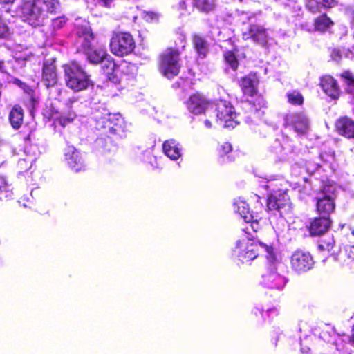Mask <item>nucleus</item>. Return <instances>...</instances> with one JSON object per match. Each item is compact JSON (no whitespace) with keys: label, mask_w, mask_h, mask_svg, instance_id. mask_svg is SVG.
Instances as JSON below:
<instances>
[{"label":"nucleus","mask_w":354,"mask_h":354,"mask_svg":"<svg viewBox=\"0 0 354 354\" xmlns=\"http://www.w3.org/2000/svg\"><path fill=\"white\" fill-rule=\"evenodd\" d=\"M59 8L57 0H21L16 14L30 25L38 26Z\"/></svg>","instance_id":"nucleus-1"},{"label":"nucleus","mask_w":354,"mask_h":354,"mask_svg":"<svg viewBox=\"0 0 354 354\" xmlns=\"http://www.w3.org/2000/svg\"><path fill=\"white\" fill-rule=\"evenodd\" d=\"M260 252H264L269 263L278 261V254L272 247L261 242H256L250 238L242 239L236 241L234 254L243 263L249 262L259 255Z\"/></svg>","instance_id":"nucleus-2"},{"label":"nucleus","mask_w":354,"mask_h":354,"mask_svg":"<svg viewBox=\"0 0 354 354\" xmlns=\"http://www.w3.org/2000/svg\"><path fill=\"white\" fill-rule=\"evenodd\" d=\"M77 35L78 42L81 44L82 48L86 52L88 59L92 63L101 62L103 67L109 68L113 66L110 60V56L107 55L106 50L100 47L92 50L91 44L94 39L88 23L84 22L82 26L77 27Z\"/></svg>","instance_id":"nucleus-3"},{"label":"nucleus","mask_w":354,"mask_h":354,"mask_svg":"<svg viewBox=\"0 0 354 354\" xmlns=\"http://www.w3.org/2000/svg\"><path fill=\"white\" fill-rule=\"evenodd\" d=\"M65 80L70 88L79 91L86 88L91 81L86 73L76 62H71L64 66Z\"/></svg>","instance_id":"nucleus-4"},{"label":"nucleus","mask_w":354,"mask_h":354,"mask_svg":"<svg viewBox=\"0 0 354 354\" xmlns=\"http://www.w3.org/2000/svg\"><path fill=\"white\" fill-rule=\"evenodd\" d=\"M135 46L134 39L128 32L115 33L110 41L111 51L119 57L130 54L133 51Z\"/></svg>","instance_id":"nucleus-5"},{"label":"nucleus","mask_w":354,"mask_h":354,"mask_svg":"<svg viewBox=\"0 0 354 354\" xmlns=\"http://www.w3.org/2000/svg\"><path fill=\"white\" fill-rule=\"evenodd\" d=\"M180 68L178 52L171 48L167 49L161 55L160 72L167 78H171L178 74Z\"/></svg>","instance_id":"nucleus-6"},{"label":"nucleus","mask_w":354,"mask_h":354,"mask_svg":"<svg viewBox=\"0 0 354 354\" xmlns=\"http://www.w3.org/2000/svg\"><path fill=\"white\" fill-rule=\"evenodd\" d=\"M217 121L226 128H234L238 122L234 108L230 102L220 100L216 104Z\"/></svg>","instance_id":"nucleus-7"},{"label":"nucleus","mask_w":354,"mask_h":354,"mask_svg":"<svg viewBox=\"0 0 354 354\" xmlns=\"http://www.w3.org/2000/svg\"><path fill=\"white\" fill-rule=\"evenodd\" d=\"M276 263H270L272 265V268L268 270L263 275L261 281V285L268 289L282 290L286 283V279L284 277L279 274L276 269Z\"/></svg>","instance_id":"nucleus-8"},{"label":"nucleus","mask_w":354,"mask_h":354,"mask_svg":"<svg viewBox=\"0 0 354 354\" xmlns=\"http://www.w3.org/2000/svg\"><path fill=\"white\" fill-rule=\"evenodd\" d=\"M313 259L308 252L297 250L290 257L291 268L297 273L307 272L313 268Z\"/></svg>","instance_id":"nucleus-9"},{"label":"nucleus","mask_w":354,"mask_h":354,"mask_svg":"<svg viewBox=\"0 0 354 354\" xmlns=\"http://www.w3.org/2000/svg\"><path fill=\"white\" fill-rule=\"evenodd\" d=\"M284 122L298 134H304L309 129V120L302 113H290L285 116Z\"/></svg>","instance_id":"nucleus-10"},{"label":"nucleus","mask_w":354,"mask_h":354,"mask_svg":"<svg viewBox=\"0 0 354 354\" xmlns=\"http://www.w3.org/2000/svg\"><path fill=\"white\" fill-rule=\"evenodd\" d=\"M64 156L68 166L73 171L77 172L85 169L84 160L74 147L68 146L64 150Z\"/></svg>","instance_id":"nucleus-11"},{"label":"nucleus","mask_w":354,"mask_h":354,"mask_svg":"<svg viewBox=\"0 0 354 354\" xmlns=\"http://www.w3.org/2000/svg\"><path fill=\"white\" fill-rule=\"evenodd\" d=\"M209 106V102L202 95L195 93L192 95L187 102V107L189 112L198 115L204 113Z\"/></svg>","instance_id":"nucleus-12"},{"label":"nucleus","mask_w":354,"mask_h":354,"mask_svg":"<svg viewBox=\"0 0 354 354\" xmlns=\"http://www.w3.org/2000/svg\"><path fill=\"white\" fill-rule=\"evenodd\" d=\"M331 187H324V196L322 198H317V210L322 216H328V215L333 212L335 209V203L333 201V198L327 194L328 192H330V189Z\"/></svg>","instance_id":"nucleus-13"},{"label":"nucleus","mask_w":354,"mask_h":354,"mask_svg":"<svg viewBox=\"0 0 354 354\" xmlns=\"http://www.w3.org/2000/svg\"><path fill=\"white\" fill-rule=\"evenodd\" d=\"M102 123H104L103 127L109 129V131L113 133L120 134L124 131V122L119 113L109 114L107 118L102 119Z\"/></svg>","instance_id":"nucleus-14"},{"label":"nucleus","mask_w":354,"mask_h":354,"mask_svg":"<svg viewBox=\"0 0 354 354\" xmlns=\"http://www.w3.org/2000/svg\"><path fill=\"white\" fill-rule=\"evenodd\" d=\"M243 38L244 39L251 38L254 41L263 45L267 42L268 34L263 27L257 25H252L250 26L248 32H243Z\"/></svg>","instance_id":"nucleus-15"},{"label":"nucleus","mask_w":354,"mask_h":354,"mask_svg":"<svg viewBox=\"0 0 354 354\" xmlns=\"http://www.w3.org/2000/svg\"><path fill=\"white\" fill-rule=\"evenodd\" d=\"M339 134L348 138H354V121L348 117L339 118L335 124Z\"/></svg>","instance_id":"nucleus-16"},{"label":"nucleus","mask_w":354,"mask_h":354,"mask_svg":"<svg viewBox=\"0 0 354 354\" xmlns=\"http://www.w3.org/2000/svg\"><path fill=\"white\" fill-rule=\"evenodd\" d=\"M164 153L171 160H176L181 157L182 147L176 140L170 139L164 142L162 145Z\"/></svg>","instance_id":"nucleus-17"},{"label":"nucleus","mask_w":354,"mask_h":354,"mask_svg":"<svg viewBox=\"0 0 354 354\" xmlns=\"http://www.w3.org/2000/svg\"><path fill=\"white\" fill-rule=\"evenodd\" d=\"M331 221L328 216H322L313 220L310 226V232L313 236H318L328 230Z\"/></svg>","instance_id":"nucleus-18"},{"label":"nucleus","mask_w":354,"mask_h":354,"mask_svg":"<svg viewBox=\"0 0 354 354\" xmlns=\"http://www.w3.org/2000/svg\"><path fill=\"white\" fill-rule=\"evenodd\" d=\"M321 86L326 94L333 99L339 95V89L336 81L331 76H324L321 80Z\"/></svg>","instance_id":"nucleus-19"},{"label":"nucleus","mask_w":354,"mask_h":354,"mask_svg":"<svg viewBox=\"0 0 354 354\" xmlns=\"http://www.w3.org/2000/svg\"><path fill=\"white\" fill-rule=\"evenodd\" d=\"M43 80L48 87L53 86L57 81L55 66L52 60H46L43 66Z\"/></svg>","instance_id":"nucleus-20"},{"label":"nucleus","mask_w":354,"mask_h":354,"mask_svg":"<svg viewBox=\"0 0 354 354\" xmlns=\"http://www.w3.org/2000/svg\"><path fill=\"white\" fill-rule=\"evenodd\" d=\"M258 84L257 78L255 75H248L241 80V86L245 95L253 96L257 93V86Z\"/></svg>","instance_id":"nucleus-21"},{"label":"nucleus","mask_w":354,"mask_h":354,"mask_svg":"<svg viewBox=\"0 0 354 354\" xmlns=\"http://www.w3.org/2000/svg\"><path fill=\"white\" fill-rule=\"evenodd\" d=\"M234 211L238 213L245 222H249L253 218V215L250 212L248 205L241 198L236 199L233 203Z\"/></svg>","instance_id":"nucleus-22"},{"label":"nucleus","mask_w":354,"mask_h":354,"mask_svg":"<svg viewBox=\"0 0 354 354\" xmlns=\"http://www.w3.org/2000/svg\"><path fill=\"white\" fill-rule=\"evenodd\" d=\"M337 0H308L306 7L308 10L315 13L320 10L321 8H332L337 4Z\"/></svg>","instance_id":"nucleus-23"},{"label":"nucleus","mask_w":354,"mask_h":354,"mask_svg":"<svg viewBox=\"0 0 354 354\" xmlns=\"http://www.w3.org/2000/svg\"><path fill=\"white\" fill-rule=\"evenodd\" d=\"M23 119V109L19 105L14 106L9 114V120L11 126L15 129H18L22 124Z\"/></svg>","instance_id":"nucleus-24"},{"label":"nucleus","mask_w":354,"mask_h":354,"mask_svg":"<svg viewBox=\"0 0 354 354\" xmlns=\"http://www.w3.org/2000/svg\"><path fill=\"white\" fill-rule=\"evenodd\" d=\"M193 44L198 55L201 58H204L208 51V47L206 41L201 37L195 35L193 37Z\"/></svg>","instance_id":"nucleus-25"},{"label":"nucleus","mask_w":354,"mask_h":354,"mask_svg":"<svg viewBox=\"0 0 354 354\" xmlns=\"http://www.w3.org/2000/svg\"><path fill=\"white\" fill-rule=\"evenodd\" d=\"M194 6L200 11L209 12L216 6V0H194Z\"/></svg>","instance_id":"nucleus-26"},{"label":"nucleus","mask_w":354,"mask_h":354,"mask_svg":"<svg viewBox=\"0 0 354 354\" xmlns=\"http://www.w3.org/2000/svg\"><path fill=\"white\" fill-rule=\"evenodd\" d=\"M332 24L333 22L326 15H322L315 20V28L317 30L323 31L328 28Z\"/></svg>","instance_id":"nucleus-27"},{"label":"nucleus","mask_w":354,"mask_h":354,"mask_svg":"<svg viewBox=\"0 0 354 354\" xmlns=\"http://www.w3.org/2000/svg\"><path fill=\"white\" fill-rule=\"evenodd\" d=\"M283 206V203L279 199L277 194H270L268 198L267 207L269 210H279Z\"/></svg>","instance_id":"nucleus-28"},{"label":"nucleus","mask_w":354,"mask_h":354,"mask_svg":"<svg viewBox=\"0 0 354 354\" xmlns=\"http://www.w3.org/2000/svg\"><path fill=\"white\" fill-rule=\"evenodd\" d=\"M334 243L335 241L333 240V236L327 235L320 239L318 248H319L320 250H326L329 252L333 249Z\"/></svg>","instance_id":"nucleus-29"},{"label":"nucleus","mask_w":354,"mask_h":354,"mask_svg":"<svg viewBox=\"0 0 354 354\" xmlns=\"http://www.w3.org/2000/svg\"><path fill=\"white\" fill-rule=\"evenodd\" d=\"M286 96L288 102L293 105H301L303 104L304 97L302 95L297 91L288 92Z\"/></svg>","instance_id":"nucleus-30"},{"label":"nucleus","mask_w":354,"mask_h":354,"mask_svg":"<svg viewBox=\"0 0 354 354\" xmlns=\"http://www.w3.org/2000/svg\"><path fill=\"white\" fill-rule=\"evenodd\" d=\"M75 117L76 115L73 111H68L67 113H62L56 119V121H57L61 126L65 127L72 122Z\"/></svg>","instance_id":"nucleus-31"},{"label":"nucleus","mask_w":354,"mask_h":354,"mask_svg":"<svg viewBox=\"0 0 354 354\" xmlns=\"http://www.w3.org/2000/svg\"><path fill=\"white\" fill-rule=\"evenodd\" d=\"M11 191L4 177L0 176V199L8 198L11 196Z\"/></svg>","instance_id":"nucleus-32"},{"label":"nucleus","mask_w":354,"mask_h":354,"mask_svg":"<svg viewBox=\"0 0 354 354\" xmlns=\"http://www.w3.org/2000/svg\"><path fill=\"white\" fill-rule=\"evenodd\" d=\"M224 57L227 64H228L233 70L238 67V61L232 51H227L224 54Z\"/></svg>","instance_id":"nucleus-33"},{"label":"nucleus","mask_w":354,"mask_h":354,"mask_svg":"<svg viewBox=\"0 0 354 354\" xmlns=\"http://www.w3.org/2000/svg\"><path fill=\"white\" fill-rule=\"evenodd\" d=\"M34 57V53L32 50L26 48L23 52H19L16 54V59L20 62L21 61H29Z\"/></svg>","instance_id":"nucleus-34"},{"label":"nucleus","mask_w":354,"mask_h":354,"mask_svg":"<svg viewBox=\"0 0 354 354\" xmlns=\"http://www.w3.org/2000/svg\"><path fill=\"white\" fill-rule=\"evenodd\" d=\"M245 223L248 224V225L245 227L244 230L245 231V233L248 234L249 235L251 234V230L254 232H257L260 228L259 221L257 219H254V218L250 221Z\"/></svg>","instance_id":"nucleus-35"},{"label":"nucleus","mask_w":354,"mask_h":354,"mask_svg":"<svg viewBox=\"0 0 354 354\" xmlns=\"http://www.w3.org/2000/svg\"><path fill=\"white\" fill-rule=\"evenodd\" d=\"M342 76L346 80L348 91L354 93V77L353 75L349 72H345Z\"/></svg>","instance_id":"nucleus-36"},{"label":"nucleus","mask_w":354,"mask_h":354,"mask_svg":"<svg viewBox=\"0 0 354 354\" xmlns=\"http://www.w3.org/2000/svg\"><path fill=\"white\" fill-rule=\"evenodd\" d=\"M14 82L15 84L18 85L21 89H23L27 94H28L30 96L31 100L32 101V104H34L35 102V99L32 96L33 91L32 90V88L18 79L15 80Z\"/></svg>","instance_id":"nucleus-37"},{"label":"nucleus","mask_w":354,"mask_h":354,"mask_svg":"<svg viewBox=\"0 0 354 354\" xmlns=\"http://www.w3.org/2000/svg\"><path fill=\"white\" fill-rule=\"evenodd\" d=\"M10 35V28L0 15V38H6Z\"/></svg>","instance_id":"nucleus-38"},{"label":"nucleus","mask_w":354,"mask_h":354,"mask_svg":"<svg viewBox=\"0 0 354 354\" xmlns=\"http://www.w3.org/2000/svg\"><path fill=\"white\" fill-rule=\"evenodd\" d=\"M66 23V18L64 17H57L53 20L52 26L54 29L61 28Z\"/></svg>","instance_id":"nucleus-39"},{"label":"nucleus","mask_w":354,"mask_h":354,"mask_svg":"<svg viewBox=\"0 0 354 354\" xmlns=\"http://www.w3.org/2000/svg\"><path fill=\"white\" fill-rule=\"evenodd\" d=\"M232 145L229 142H225L222 145H221L219 148V153L221 156L227 154L229 152L232 151Z\"/></svg>","instance_id":"nucleus-40"},{"label":"nucleus","mask_w":354,"mask_h":354,"mask_svg":"<svg viewBox=\"0 0 354 354\" xmlns=\"http://www.w3.org/2000/svg\"><path fill=\"white\" fill-rule=\"evenodd\" d=\"M320 158L323 162L330 164L334 160V154L331 152L321 153Z\"/></svg>","instance_id":"nucleus-41"},{"label":"nucleus","mask_w":354,"mask_h":354,"mask_svg":"<svg viewBox=\"0 0 354 354\" xmlns=\"http://www.w3.org/2000/svg\"><path fill=\"white\" fill-rule=\"evenodd\" d=\"M345 254L348 259L354 260V245H346L345 247Z\"/></svg>","instance_id":"nucleus-42"},{"label":"nucleus","mask_w":354,"mask_h":354,"mask_svg":"<svg viewBox=\"0 0 354 354\" xmlns=\"http://www.w3.org/2000/svg\"><path fill=\"white\" fill-rule=\"evenodd\" d=\"M331 57L333 60L339 62L342 58V52L339 49H334L331 53Z\"/></svg>","instance_id":"nucleus-43"},{"label":"nucleus","mask_w":354,"mask_h":354,"mask_svg":"<svg viewBox=\"0 0 354 354\" xmlns=\"http://www.w3.org/2000/svg\"><path fill=\"white\" fill-rule=\"evenodd\" d=\"M15 1V0H0V6L3 8L4 6L12 5Z\"/></svg>","instance_id":"nucleus-44"},{"label":"nucleus","mask_w":354,"mask_h":354,"mask_svg":"<svg viewBox=\"0 0 354 354\" xmlns=\"http://www.w3.org/2000/svg\"><path fill=\"white\" fill-rule=\"evenodd\" d=\"M179 8H180L181 10H185V0H181V1L179 2Z\"/></svg>","instance_id":"nucleus-45"},{"label":"nucleus","mask_w":354,"mask_h":354,"mask_svg":"<svg viewBox=\"0 0 354 354\" xmlns=\"http://www.w3.org/2000/svg\"><path fill=\"white\" fill-rule=\"evenodd\" d=\"M105 6H110V3L113 0H101Z\"/></svg>","instance_id":"nucleus-46"},{"label":"nucleus","mask_w":354,"mask_h":354,"mask_svg":"<svg viewBox=\"0 0 354 354\" xmlns=\"http://www.w3.org/2000/svg\"><path fill=\"white\" fill-rule=\"evenodd\" d=\"M26 161L30 162V163L32 164V162L33 160H32V159H28V160L24 159V160H21L19 162V165H20L21 167H22V165H23L25 162H26Z\"/></svg>","instance_id":"nucleus-47"},{"label":"nucleus","mask_w":354,"mask_h":354,"mask_svg":"<svg viewBox=\"0 0 354 354\" xmlns=\"http://www.w3.org/2000/svg\"><path fill=\"white\" fill-rule=\"evenodd\" d=\"M204 124L207 128H211L212 123L209 120H205Z\"/></svg>","instance_id":"nucleus-48"},{"label":"nucleus","mask_w":354,"mask_h":354,"mask_svg":"<svg viewBox=\"0 0 354 354\" xmlns=\"http://www.w3.org/2000/svg\"><path fill=\"white\" fill-rule=\"evenodd\" d=\"M351 340L354 343V326H353V334H352Z\"/></svg>","instance_id":"nucleus-49"},{"label":"nucleus","mask_w":354,"mask_h":354,"mask_svg":"<svg viewBox=\"0 0 354 354\" xmlns=\"http://www.w3.org/2000/svg\"><path fill=\"white\" fill-rule=\"evenodd\" d=\"M3 62L0 61V71L2 68Z\"/></svg>","instance_id":"nucleus-50"},{"label":"nucleus","mask_w":354,"mask_h":354,"mask_svg":"<svg viewBox=\"0 0 354 354\" xmlns=\"http://www.w3.org/2000/svg\"><path fill=\"white\" fill-rule=\"evenodd\" d=\"M6 12H10V9H9V8H7V9L6 10Z\"/></svg>","instance_id":"nucleus-51"},{"label":"nucleus","mask_w":354,"mask_h":354,"mask_svg":"<svg viewBox=\"0 0 354 354\" xmlns=\"http://www.w3.org/2000/svg\"><path fill=\"white\" fill-rule=\"evenodd\" d=\"M270 186H271L270 185H266V187H267V188H270Z\"/></svg>","instance_id":"nucleus-52"},{"label":"nucleus","mask_w":354,"mask_h":354,"mask_svg":"<svg viewBox=\"0 0 354 354\" xmlns=\"http://www.w3.org/2000/svg\"><path fill=\"white\" fill-rule=\"evenodd\" d=\"M352 234H354V230L352 232Z\"/></svg>","instance_id":"nucleus-53"}]
</instances>
